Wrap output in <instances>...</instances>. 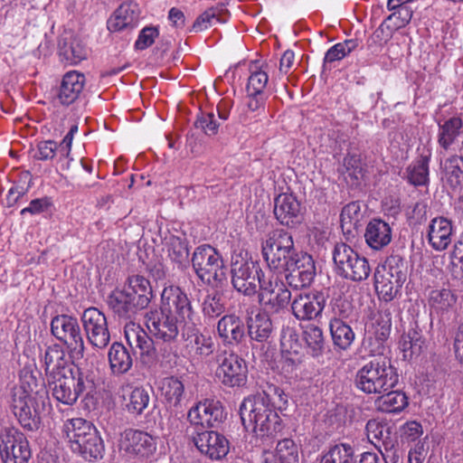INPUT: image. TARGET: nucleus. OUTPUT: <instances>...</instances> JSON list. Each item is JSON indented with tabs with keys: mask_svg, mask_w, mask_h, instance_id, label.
Segmentation results:
<instances>
[{
	"mask_svg": "<svg viewBox=\"0 0 463 463\" xmlns=\"http://www.w3.org/2000/svg\"><path fill=\"white\" fill-rule=\"evenodd\" d=\"M218 335L226 344H239L245 337L243 321L236 315H224L217 324Z\"/></svg>",
	"mask_w": 463,
	"mask_h": 463,
	"instance_id": "7c9ffc66",
	"label": "nucleus"
},
{
	"mask_svg": "<svg viewBox=\"0 0 463 463\" xmlns=\"http://www.w3.org/2000/svg\"><path fill=\"white\" fill-rule=\"evenodd\" d=\"M365 430L367 437L371 442L373 439L381 440L386 435H390V428L376 420H370L367 421Z\"/></svg>",
	"mask_w": 463,
	"mask_h": 463,
	"instance_id": "774afa93",
	"label": "nucleus"
},
{
	"mask_svg": "<svg viewBox=\"0 0 463 463\" xmlns=\"http://www.w3.org/2000/svg\"><path fill=\"white\" fill-rule=\"evenodd\" d=\"M261 396H265L269 400L270 409L277 411H284L288 406V396L282 389L276 385H269L262 392H259Z\"/></svg>",
	"mask_w": 463,
	"mask_h": 463,
	"instance_id": "4d7b16f0",
	"label": "nucleus"
},
{
	"mask_svg": "<svg viewBox=\"0 0 463 463\" xmlns=\"http://www.w3.org/2000/svg\"><path fill=\"white\" fill-rule=\"evenodd\" d=\"M453 224L445 217L433 218L427 229V240L430 247L436 251L448 249L452 241Z\"/></svg>",
	"mask_w": 463,
	"mask_h": 463,
	"instance_id": "393cba45",
	"label": "nucleus"
},
{
	"mask_svg": "<svg viewBox=\"0 0 463 463\" xmlns=\"http://www.w3.org/2000/svg\"><path fill=\"white\" fill-rule=\"evenodd\" d=\"M260 310L268 314H279L288 305L291 292L278 275L272 274L260 280L257 290Z\"/></svg>",
	"mask_w": 463,
	"mask_h": 463,
	"instance_id": "ddd939ff",
	"label": "nucleus"
},
{
	"mask_svg": "<svg viewBox=\"0 0 463 463\" xmlns=\"http://www.w3.org/2000/svg\"><path fill=\"white\" fill-rule=\"evenodd\" d=\"M165 245L168 257L178 268L183 269L189 264L188 244L184 239L171 235L166 239Z\"/></svg>",
	"mask_w": 463,
	"mask_h": 463,
	"instance_id": "a18cd8bd",
	"label": "nucleus"
},
{
	"mask_svg": "<svg viewBox=\"0 0 463 463\" xmlns=\"http://www.w3.org/2000/svg\"><path fill=\"white\" fill-rule=\"evenodd\" d=\"M400 434L402 442H415L422 436L423 428L418 421H407L400 428Z\"/></svg>",
	"mask_w": 463,
	"mask_h": 463,
	"instance_id": "680f3d73",
	"label": "nucleus"
},
{
	"mask_svg": "<svg viewBox=\"0 0 463 463\" xmlns=\"http://www.w3.org/2000/svg\"><path fill=\"white\" fill-rule=\"evenodd\" d=\"M393 32H395V29H392V24L384 20L368 40V48L373 52H377V45L382 46L386 43L392 38Z\"/></svg>",
	"mask_w": 463,
	"mask_h": 463,
	"instance_id": "13d9d810",
	"label": "nucleus"
},
{
	"mask_svg": "<svg viewBox=\"0 0 463 463\" xmlns=\"http://www.w3.org/2000/svg\"><path fill=\"white\" fill-rule=\"evenodd\" d=\"M124 399L126 410L135 415L142 414L150 401L148 392L142 387L134 388Z\"/></svg>",
	"mask_w": 463,
	"mask_h": 463,
	"instance_id": "49530a36",
	"label": "nucleus"
},
{
	"mask_svg": "<svg viewBox=\"0 0 463 463\" xmlns=\"http://www.w3.org/2000/svg\"><path fill=\"white\" fill-rule=\"evenodd\" d=\"M52 207V201L50 197L36 198L32 200L27 207L22 209L20 214L25 215L30 213L31 215H38L50 212Z\"/></svg>",
	"mask_w": 463,
	"mask_h": 463,
	"instance_id": "69168bd1",
	"label": "nucleus"
},
{
	"mask_svg": "<svg viewBox=\"0 0 463 463\" xmlns=\"http://www.w3.org/2000/svg\"><path fill=\"white\" fill-rule=\"evenodd\" d=\"M214 360L218 364L216 377L227 387H241L246 384L248 366L246 361L233 351L219 347Z\"/></svg>",
	"mask_w": 463,
	"mask_h": 463,
	"instance_id": "f8f14e48",
	"label": "nucleus"
},
{
	"mask_svg": "<svg viewBox=\"0 0 463 463\" xmlns=\"http://www.w3.org/2000/svg\"><path fill=\"white\" fill-rule=\"evenodd\" d=\"M357 47V39H349L342 43H335L326 52L323 60V67L326 69L328 64L343 60Z\"/></svg>",
	"mask_w": 463,
	"mask_h": 463,
	"instance_id": "3c124183",
	"label": "nucleus"
},
{
	"mask_svg": "<svg viewBox=\"0 0 463 463\" xmlns=\"http://www.w3.org/2000/svg\"><path fill=\"white\" fill-rule=\"evenodd\" d=\"M59 55L62 61L76 65L87 58L88 52L78 37L71 33H64L59 42Z\"/></svg>",
	"mask_w": 463,
	"mask_h": 463,
	"instance_id": "c756f323",
	"label": "nucleus"
},
{
	"mask_svg": "<svg viewBox=\"0 0 463 463\" xmlns=\"http://www.w3.org/2000/svg\"><path fill=\"white\" fill-rule=\"evenodd\" d=\"M307 269H283L282 273H285L286 282L290 288L300 289L308 287L314 280L316 274L309 273Z\"/></svg>",
	"mask_w": 463,
	"mask_h": 463,
	"instance_id": "6e6d98bb",
	"label": "nucleus"
},
{
	"mask_svg": "<svg viewBox=\"0 0 463 463\" xmlns=\"http://www.w3.org/2000/svg\"><path fill=\"white\" fill-rule=\"evenodd\" d=\"M266 278L257 261L241 260L232 263V284L238 292L245 296L255 295L260 280Z\"/></svg>",
	"mask_w": 463,
	"mask_h": 463,
	"instance_id": "2eb2a0df",
	"label": "nucleus"
},
{
	"mask_svg": "<svg viewBox=\"0 0 463 463\" xmlns=\"http://www.w3.org/2000/svg\"><path fill=\"white\" fill-rule=\"evenodd\" d=\"M429 156H420L406 168V180L414 186L427 185L430 182Z\"/></svg>",
	"mask_w": 463,
	"mask_h": 463,
	"instance_id": "79ce46f5",
	"label": "nucleus"
},
{
	"mask_svg": "<svg viewBox=\"0 0 463 463\" xmlns=\"http://www.w3.org/2000/svg\"><path fill=\"white\" fill-rule=\"evenodd\" d=\"M107 304L114 315L120 319L130 320L140 311L129 294L123 288H115L111 291L108 296Z\"/></svg>",
	"mask_w": 463,
	"mask_h": 463,
	"instance_id": "c85d7f7f",
	"label": "nucleus"
},
{
	"mask_svg": "<svg viewBox=\"0 0 463 463\" xmlns=\"http://www.w3.org/2000/svg\"><path fill=\"white\" fill-rule=\"evenodd\" d=\"M443 178L452 189L463 187V156H452L441 162Z\"/></svg>",
	"mask_w": 463,
	"mask_h": 463,
	"instance_id": "ea45409f",
	"label": "nucleus"
},
{
	"mask_svg": "<svg viewBox=\"0 0 463 463\" xmlns=\"http://www.w3.org/2000/svg\"><path fill=\"white\" fill-rule=\"evenodd\" d=\"M137 11L136 4L123 3L108 20V29L111 32H119L133 27L138 16Z\"/></svg>",
	"mask_w": 463,
	"mask_h": 463,
	"instance_id": "f704fd0d",
	"label": "nucleus"
},
{
	"mask_svg": "<svg viewBox=\"0 0 463 463\" xmlns=\"http://www.w3.org/2000/svg\"><path fill=\"white\" fill-rule=\"evenodd\" d=\"M108 356L110 369L114 374L126 373L132 367V356L121 343H113L109 348Z\"/></svg>",
	"mask_w": 463,
	"mask_h": 463,
	"instance_id": "4c0bfd02",
	"label": "nucleus"
},
{
	"mask_svg": "<svg viewBox=\"0 0 463 463\" xmlns=\"http://www.w3.org/2000/svg\"><path fill=\"white\" fill-rule=\"evenodd\" d=\"M392 238L391 225L382 219L371 220L365 228L366 244L374 250H380L390 244Z\"/></svg>",
	"mask_w": 463,
	"mask_h": 463,
	"instance_id": "bb28decb",
	"label": "nucleus"
},
{
	"mask_svg": "<svg viewBox=\"0 0 463 463\" xmlns=\"http://www.w3.org/2000/svg\"><path fill=\"white\" fill-rule=\"evenodd\" d=\"M85 85V76L76 71L66 72L61 81L57 100L63 106L74 103L80 97Z\"/></svg>",
	"mask_w": 463,
	"mask_h": 463,
	"instance_id": "a878e982",
	"label": "nucleus"
},
{
	"mask_svg": "<svg viewBox=\"0 0 463 463\" xmlns=\"http://www.w3.org/2000/svg\"><path fill=\"white\" fill-rule=\"evenodd\" d=\"M326 298L321 293L299 294L291 303L292 314L298 320L318 317L325 308Z\"/></svg>",
	"mask_w": 463,
	"mask_h": 463,
	"instance_id": "5701e85b",
	"label": "nucleus"
},
{
	"mask_svg": "<svg viewBox=\"0 0 463 463\" xmlns=\"http://www.w3.org/2000/svg\"><path fill=\"white\" fill-rule=\"evenodd\" d=\"M303 337L312 356L321 355L325 349V339L322 329L315 325H308L303 331Z\"/></svg>",
	"mask_w": 463,
	"mask_h": 463,
	"instance_id": "8fccbe9b",
	"label": "nucleus"
},
{
	"mask_svg": "<svg viewBox=\"0 0 463 463\" xmlns=\"http://www.w3.org/2000/svg\"><path fill=\"white\" fill-rule=\"evenodd\" d=\"M162 394L170 405L177 406L184 392V383L177 377H166L161 385Z\"/></svg>",
	"mask_w": 463,
	"mask_h": 463,
	"instance_id": "603ef678",
	"label": "nucleus"
},
{
	"mask_svg": "<svg viewBox=\"0 0 463 463\" xmlns=\"http://www.w3.org/2000/svg\"><path fill=\"white\" fill-rule=\"evenodd\" d=\"M159 308L173 314L184 325L190 323L194 325L195 310L188 295L179 286L170 285L163 289Z\"/></svg>",
	"mask_w": 463,
	"mask_h": 463,
	"instance_id": "dca6fc26",
	"label": "nucleus"
},
{
	"mask_svg": "<svg viewBox=\"0 0 463 463\" xmlns=\"http://www.w3.org/2000/svg\"><path fill=\"white\" fill-rule=\"evenodd\" d=\"M456 303V297L447 288L432 290L430 297V305L437 312L449 310Z\"/></svg>",
	"mask_w": 463,
	"mask_h": 463,
	"instance_id": "5fc2aeb1",
	"label": "nucleus"
},
{
	"mask_svg": "<svg viewBox=\"0 0 463 463\" xmlns=\"http://www.w3.org/2000/svg\"><path fill=\"white\" fill-rule=\"evenodd\" d=\"M269 400L260 393L250 395L240 405L242 425L256 436H273L281 430V420L277 411L270 409Z\"/></svg>",
	"mask_w": 463,
	"mask_h": 463,
	"instance_id": "f03ea898",
	"label": "nucleus"
},
{
	"mask_svg": "<svg viewBox=\"0 0 463 463\" xmlns=\"http://www.w3.org/2000/svg\"><path fill=\"white\" fill-rule=\"evenodd\" d=\"M43 362L47 378L71 371L66 369L65 351L60 344H52L45 349Z\"/></svg>",
	"mask_w": 463,
	"mask_h": 463,
	"instance_id": "72a5a7b5",
	"label": "nucleus"
},
{
	"mask_svg": "<svg viewBox=\"0 0 463 463\" xmlns=\"http://www.w3.org/2000/svg\"><path fill=\"white\" fill-rule=\"evenodd\" d=\"M159 33L156 27L146 26L140 31L135 43V48L140 51L147 49L154 43Z\"/></svg>",
	"mask_w": 463,
	"mask_h": 463,
	"instance_id": "338daca9",
	"label": "nucleus"
},
{
	"mask_svg": "<svg viewBox=\"0 0 463 463\" xmlns=\"http://www.w3.org/2000/svg\"><path fill=\"white\" fill-rule=\"evenodd\" d=\"M408 265L404 259L399 255L388 257L374 272L375 289L379 297L386 302L396 298L406 281Z\"/></svg>",
	"mask_w": 463,
	"mask_h": 463,
	"instance_id": "39448f33",
	"label": "nucleus"
},
{
	"mask_svg": "<svg viewBox=\"0 0 463 463\" xmlns=\"http://www.w3.org/2000/svg\"><path fill=\"white\" fill-rule=\"evenodd\" d=\"M463 128L462 119L452 117L439 124L438 143L445 150L450 148L460 135Z\"/></svg>",
	"mask_w": 463,
	"mask_h": 463,
	"instance_id": "a19ab883",
	"label": "nucleus"
},
{
	"mask_svg": "<svg viewBox=\"0 0 463 463\" xmlns=\"http://www.w3.org/2000/svg\"><path fill=\"white\" fill-rule=\"evenodd\" d=\"M122 437V448L130 456L147 458L156 451V438L146 431L128 429Z\"/></svg>",
	"mask_w": 463,
	"mask_h": 463,
	"instance_id": "412c9836",
	"label": "nucleus"
},
{
	"mask_svg": "<svg viewBox=\"0 0 463 463\" xmlns=\"http://www.w3.org/2000/svg\"><path fill=\"white\" fill-rule=\"evenodd\" d=\"M424 345L425 340L418 326L410 328L409 331L402 336L400 342V347L406 359L418 356L422 352Z\"/></svg>",
	"mask_w": 463,
	"mask_h": 463,
	"instance_id": "37998d69",
	"label": "nucleus"
},
{
	"mask_svg": "<svg viewBox=\"0 0 463 463\" xmlns=\"http://www.w3.org/2000/svg\"><path fill=\"white\" fill-rule=\"evenodd\" d=\"M187 419L197 430L216 428L226 419V412L220 401L205 399L189 410Z\"/></svg>",
	"mask_w": 463,
	"mask_h": 463,
	"instance_id": "6ab92c4d",
	"label": "nucleus"
},
{
	"mask_svg": "<svg viewBox=\"0 0 463 463\" xmlns=\"http://www.w3.org/2000/svg\"><path fill=\"white\" fill-rule=\"evenodd\" d=\"M247 101L242 112L239 115V122L246 124L253 118L261 115L265 110L268 95L247 94Z\"/></svg>",
	"mask_w": 463,
	"mask_h": 463,
	"instance_id": "09e8293b",
	"label": "nucleus"
},
{
	"mask_svg": "<svg viewBox=\"0 0 463 463\" xmlns=\"http://www.w3.org/2000/svg\"><path fill=\"white\" fill-rule=\"evenodd\" d=\"M122 288L129 294L140 311L148 307L153 298L150 281L140 275L129 277Z\"/></svg>",
	"mask_w": 463,
	"mask_h": 463,
	"instance_id": "cd10ccee",
	"label": "nucleus"
},
{
	"mask_svg": "<svg viewBox=\"0 0 463 463\" xmlns=\"http://www.w3.org/2000/svg\"><path fill=\"white\" fill-rule=\"evenodd\" d=\"M61 431L72 452L85 460L93 462L103 458V439L90 421L82 418L68 419L64 421Z\"/></svg>",
	"mask_w": 463,
	"mask_h": 463,
	"instance_id": "f257e3e1",
	"label": "nucleus"
},
{
	"mask_svg": "<svg viewBox=\"0 0 463 463\" xmlns=\"http://www.w3.org/2000/svg\"><path fill=\"white\" fill-rule=\"evenodd\" d=\"M307 267L309 273L316 274V266L312 256L306 252H296L285 269L305 270Z\"/></svg>",
	"mask_w": 463,
	"mask_h": 463,
	"instance_id": "052dcab7",
	"label": "nucleus"
},
{
	"mask_svg": "<svg viewBox=\"0 0 463 463\" xmlns=\"http://www.w3.org/2000/svg\"><path fill=\"white\" fill-rule=\"evenodd\" d=\"M125 337L133 349L138 350L143 364L153 365L162 358V361H170L174 354L173 346H160L146 332L135 323L127 324L125 326Z\"/></svg>",
	"mask_w": 463,
	"mask_h": 463,
	"instance_id": "9d476101",
	"label": "nucleus"
},
{
	"mask_svg": "<svg viewBox=\"0 0 463 463\" xmlns=\"http://www.w3.org/2000/svg\"><path fill=\"white\" fill-rule=\"evenodd\" d=\"M261 252L270 271L281 274L297 250L292 235L278 229L271 232L262 243Z\"/></svg>",
	"mask_w": 463,
	"mask_h": 463,
	"instance_id": "6e6552de",
	"label": "nucleus"
},
{
	"mask_svg": "<svg viewBox=\"0 0 463 463\" xmlns=\"http://www.w3.org/2000/svg\"><path fill=\"white\" fill-rule=\"evenodd\" d=\"M227 20L226 11L222 7H211L196 18L193 29L196 32L203 31L217 23L224 24Z\"/></svg>",
	"mask_w": 463,
	"mask_h": 463,
	"instance_id": "de8ad7c7",
	"label": "nucleus"
},
{
	"mask_svg": "<svg viewBox=\"0 0 463 463\" xmlns=\"http://www.w3.org/2000/svg\"><path fill=\"white\" fill-rule=\"evenodd\" d=\"M196 128L201 129L207 136L218 133L220 123L213 112L200 111L194 122Z\"/></svg>",
	"mask_w": 463,
	"mask_h": 463,
	"instance_id": "bf43d9fd",
	"label": "nucleus"
},
{
	"mask_svg": "<svg viewBox=\"0 0 463 463\" xmlns=\"http://www.w3.org/2000/svg\"><path fill=\"white\" fill-rule=\"evenodd\" d=\"M319 463H357V457L353 446L338 443L323 454Z\"/></svg>",
	"mask_w": 463,
	"mask_h": 463,
	"instance_id": "c03bdc74",
	"label": "nucleus"
},
{
	"mask_svg": "<svg viewBox=\"0 0 463 463\" xmlns=\"http://www.w3.org/2000/svg\"><path fill=\"white\" fill-rule=\"evenodd\" d=\"M412 9L408 7H400L398 10L393 11L385 20L392 24V29L398 30L404 27L412 17Z\"/></svg>",
	"mask_w": 463,
	"mask_h": 463,
	"instance_id": "0e129e2a",
	"label": "nucleus"
},
{
	"mask_svg": "<svg viewBox=\"0 0 463 463\" xmlns=\"http://www.w3.org/2000/svg\"><path fill=\"white\" fill-rule=\"evenodd\" d=\"M262 463H299L298 448L291 439L278 442L276 451H264Z\"/></svg>",
	"mask_w": 463,
	"mask_h": 463,
	"instance_id": "473e14b6",
	"label": "nucleus"
},
{
	"mask_svg": "<svg viewBox=\"0 0 463 463\" xmlns=\"http://www.w3.org/2000/svg\"><path fill=\"white\" fill-rule=\"evenodd\" d=\"M398 382L397 370L387 357L372 359L354 376L355 387L365 394H382L393 389Z\"/></svg>",
	"mask_w": 463,
	"mask_h": 463,
	"instance_id": "20e7f679",
	"label": "nucleus"
},
{
	"mask_svg": "<svg viewBox=\"0 0 463 463\" xmlns=\"http://www.w3.org/2000/svg\"><path fill=\"white\" fill-rule=\"evenodd\" d=\"M193 336L194 339L187 345L189 357L194 363H203L215 351L213 338L200 333L197 329H194Z\"/></svg>",
	"mask_w": 463,
	"mask_h": 463,
	"instance_id": "2f4dec72",
	"label": "nucleus"
},
{
	"mask_svg": "<svg viewBox=\"0 0 463 463\" xmlns=\"http://www.w3.org/2000/svg\"><path fill=\"white\" fill-rule=\"evenodd\" d=\"M267 67V64L262 65L260 68L250 72L246 86L247 94L267 95L265 92L269 81V76L266 71Z\"/></svg>",
	"mask_w": 463,
	"mask_h": 463,
	"instance_id": "864d4df0",
	"label": "nucleus"
},
{
	"mask_svg": "<svg viewBox=\"0 0 463 463\" xmlns=\"http://www.w3.org/2000/svg\"><path fill=\"white\" fill-rule=\"evenodd\" d=\"M81 323L88 343L96 350L105 349L110 343L108 320L97 307H89L81 315Z\"/></svg>",
	"mask_w": 463,
	"mask_h": 463,
	"instance_id": "f3484780",
	"label": "nucleus"
},
{
	"mask_svg": "<svg viewBox=\"0 0 463 463\" xmlns=\"http://www.w3.org/2000/svg\"><path fill=\"white\" fill-rule=\"evenodd\" d=\"M0 456L4 463H28L32 452L24 434L15 428L2 429Z\"/></svg>",
	"mask_w": 463,
	"mask_h": 463,
	"instance_id": "4468645a",
	"label": "nucleus"
},
{
	"mask_svg": "<svg viewBox=\"0 0 463 463\" xmlns=\"http://www.w3.org/2000/svg\"><path fill=\"white\" fill-rule=\"evenodd\" d=\"M329 330L333 344L339 349H348L354 340L355 335L352 327L340 317L330 319Z\"/></svg>",
	"mask_w": 463,
	"mask_h": 463,
	"instance_id": "58836bf2",
	"label": "nucleus"
},
{
	"mask_svg": "<svg viewBox=\"0 0 463 463\" xmlns=\"http://www.w3.org/2000/svg\"><path fill=\"white\" fill-rule=\"evenodd\" d=\"M253 313V307L246 311L248 335L251 341L258 343L268 342L274 330L270 314L261 310H259L255 315Z\"/></svg>",
	"mask_w": 463,
	"mask_h": 463,
	"instance_id": "b1692460",
	"label": "nucleus"
},
{
	"mask_svg": "<svg viewBox=\"0 0 463 463\" xmlns=\"http://www.w3.org/2000/svg\"><path fill=\"white\" fill-rule=\"evenodd\" d=\"M51 334L62 343L70 358L80 361L84 356L85 343L78 319L70 315H57L51 321Z\"/></svg>",
	"mask_w": 463,
	"mask_h": 463,
	"instance_id": "1a4fd4ad",
	"label": "nucleus"
},
{
	"mask_svg": "<svg viewBox=\"0 0 463 463\" xmlns=\"http://www.w3.org/2000/svg\"><path fill=\"white\" fill-rule=\"evenodd\" d=\"M361 217V207L358 202H351L346 204L341 212L340 219L342 227L346 224L350 226H355Z\"/></svg>",
	"mask_w": 463,
	"mask_h": 463,
	"instance_id": "e2e57ef3",
	"label": "nucleus"
},
{
	"mask_svg": "<svg viewBox=\"0 0 463 463\" xmlns=\"http://www.w3.org/2000/svg\"><path fill=\"white\" fill-rule=\"evenodd\" d=\"M378 411L387 413H397L403 411L409 404L408 397L401 391H387L379 394L375 400Z\"/></svg>",
	"mask_w": 463,
	"mask_h": 463,
	"instance_id": "e433bc0d",
	"label": "nucleus"
},
{
	"mask_svg": "<svg viewBox=\"0 0 463 463\" xmlns=\"http://www.w3.org/2000/svg\"><path fill=\"white\" fill-rule=\"evenodd\" d=\"M196 449L211 460L222 459L230 450L226 437L214 430H196L192 436Z\"/></svg>",
	"mask_w": 463,
	"mask_h": 463,
	"instance_id": "aec40b11",
	"label": "nucleus"
},
{
	"mask_svg": "<svg viewBox=\"0 0 463 463\" xmlns=\"http://www.w3.org/2000/svg\"><path fill=\"white\" fill-rule=\"evenodd\" d=\"M228 299L223 290L212 288L207 290L202 303L201 309L204 317L214 319L225 313Z\"/></svg>",
	"mask_w": 463,
	"mask_h": 463,
	"instance_id": "c9c22d12",
	"label": "nucleus"
},
{
	"mask_svg": "<svg viewBox=\"0 0 463 463\" xmlns=\"http://www.w3.org/2000/svg\"><path fill=\"white\" fill-rule=\"evenodd\" d=\"M33 386L24 382L14 389L12 395V411L22 428L27 431H37L42 426V413L45 411V398L35 390L36 381L29 377Z\"/></svg>",
	"mask_w": 463,
	"mask_h": 463,
	"instance_id": "7ed1b4c3",
	"label": "nucleus"
},
{
	"mask_svg": "<svg viewBox=\"0 0 463 463\" xmlns=\"http://www.w3.org/2000/svg\"><path fill=\"white\" fill-rule=\"evenodd\" d=\"M184 324L173 314L162 309L149 311L146 316V325L156 341H162L164 345L172 346L179 335V325Z\"/></svg>",
	"mask_w": 463,
	"mask_h": 463,
	"instance_id": "a211bd4d",
	"label": "nucleus"
},
{
	"mask_svg": "<svg viewBox=\"0 0 463 463\" xmlns=\"http://www.w3.org/2000/svg\"><path fill=\"white\" fill-rule=\"evenodd\" d=\"M191 263L197 278L203 284L214 285L225 279L222 258L217 250L209 244L195 248Z\"/></svg>",
	"mask_w": 463,
	"mask_h": 463,
	"instance_id": "9b49d317",
	"label": "nucleus"
},
{
	"mask_svg": "<svg viewBox=\"0 0 463 463\" xmlns=\"http://www.w3.org/2000/svg\"><path fill=\"white\" fill-rule=\"evenodd\" d=\"M48 388L52 397L66 404H74L85 392L92 389L93 383L79 369L47 378Z\"/></svg>",
	"mask_w": 463,
	"mask_h": 463,
	"instance_id": "0eeeda50",
	"label": "nucleus"
},
{
	"mask_svg": "<svg viewBox=\"0 0 463 463\" xmlns=\"http://www.w3.org/2000/svg\"><path fill=\"white\" fill-rule=\"evenodd\" d=\"M335 273L354 282L365 280L371 274L368 260L345 242H338L332 251Z\"/></svg>",
	"mask_w": 463,
	"mask_h": 463,
	"instance_id": "423d86ee",
	"label": "nucleus"
},
{
	"mask_svg": "<svg viewBox=\"0 0 463 463\" xmlns=\"http://www.w3.org/2000/svg\"><path fill=\"white\" fill-rule=\"evenodd\" d=\"M274 214L282 225L293 227L301 222V203L293 194H279L274 199Z\"/></svg>",
	"mask_w": 463,
	"mask_h": 463,
	"instance_id": "4be33fe9",
	"label": "nucleus"
}]
</instances>
